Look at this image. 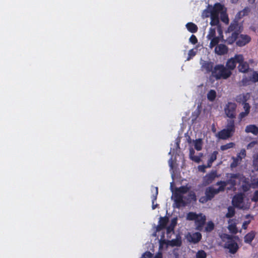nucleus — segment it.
Segmentation results:
<instances>
[{"mask_svg": "<svg viewBox=\"0 0 258 258\" xmlns=\"http://www.w3.org/2000/svg\"><path fill=\"white\" fill-rule=\"evenodd\" d=\"M173 183L171 182L170 184L171 189L173 193V197L174 201V207L177 208H180L181 207H184L185 205V202L183 200V194L187 193L189 190V187L187 185L181 186L179 188H175L173 190Z\"/></svg>", "mask_w": 258, "mask_h": 258, "instance_id": "obj_1", "label": "nucleus"}, {"mask_svg": "<svg viewBox=\"0 0 258 258\" xmlns=\"http://www.w3.org/2000/svg\"><path fill=\"white\" fill-rule=\"evenodd\" d=\"M211 26L207 38L211 40L210 45L211 47H213L219 43L220 38L222 37V30L219 23Z\"/></svg>", "mask_w": 258, "mask_h": 258, "instance_id": "obj_2", "label": "nucleus"}, {"mask_svg": "<svg viewBox=\"0 0 258 258\" xmlns=\"http://www.w3.org/2000/svg\"><path fill=\"white\" fill-rule=\"evenodd\" d=\"M221 8V5L220 4H216L214 7L209 6L207 9L204 11L203 13V16L204 17L207 18L210 17V25H216L218 23H220L217 17V12Z\"/></svg>", "mask_w": 258, "mask_h": 258, "instance_id": "obj_3", "label": "nucleus"}, {"mask_svg": "<svg viewBox=\"0 0 258 258\" xmlns=\"http://www.w3.org/2000/svg\"><path fill=\"white\" fill-rule=\"evenodd\" d=\"M231 72L223 65H217L212 70V76L217 80L226 79L231 75Z\"/></svg>", "mask_w": 258, "mask_h": 258, "instance_id": "obj_4", "label": "nucleus"}, {"mask_svg": "<svg viewBox=\"0 0 258 258\" xmlns=\"http://www.w3.org/2000/svg\"><path fill=\"white\" fill-rule=\"evenodd\" d=\"M242 30V26L240 24L238 23L236 21L232 23L228 28L229 32H233L231 36H229L226 39V41L228 44H232L235 41H237L238 37V32H241Z\"/></svg>", "mask_w": 258, "mask_h": 258, "instance_id": "obj_5", "label": "nucleus"}, {"mask_svg": "<svg viewBox=\"0 0 258 258\" xmlns=\"http://www.w3.org/2000/svg\"><path fill=\"white\" fill-rule=\"evenodd\" d=\"M221 237L222 240L225 242L224 247L228 249L230 253H235L238 249V245L232 239V236L227 234H223Z\"/></svg>", "mask_w": 258, "mask_h": 258, "instance_id": "obj_6", "label": "nucleus"}, {"mask_svg": "<svg viewBox=\"0 0 258 258\" xmlns=\"http://www.w3.org/2000/svg\"><path fill=\"white\" fill-rule=\"evenodd\" d=\"M228 178L227 184L231 185L232 187L236 184H241V182L245 181V177L239 173L230 174Z\"/></svg>", "mask_w": 258, "mask_h": 258, "instance_id": "obj_7", "label": "nucleus"}, {"mask_svg": "<svg viewBox=\"0 0 258 258\" xmlns=\"http://www.w3.org/2000/svg\"><path fill=\"white\" fill-rule=\"evenodd\" d=\"M235 58L236 59V62L239 63L238 69L239 72L243 73L249 72V65L246 62L244 61L242 55H235Z\"/></svg>", "mask_w": 258, "mask_h": 258, "instance_id": "obj_8", "label": "nucleus"}, {"mask_svg": "<svg viewBox=\"0 0 258 258\" xmlns=\"http://www.w3.org/2000/svg\"><path fill=\"white\" fill-rule=\"evenodd\" d=\"M236 107L234 103L228 102L226 104L224 109L226 116L231 119L235 118Z\"/></svg>", "mask_w": 258, "mask_h": 258, "instance_id": "obj_9", "label": "nucleus"}, {"mask_svg": "<svg viewBox=\"0 0 258 258\" xmlns=\"http://www.w3.org/2000/svg\"><path fill=\"white\" fill-rule=\"evenodd\" d=\"M206 216L202 214H197L195 213V226L196 229L202 230L206 222Z\"/></svg>", "mask_w": 258, "mask_h": 258, "instance_id": "obj_10", "label": "nucleus"}, {"mask_svg": "<svg viewBox=\"0 0 258 258\" xmlns=\"http://www.w3.org/2000/svg\"><path fill=\"white\" fill-rule=\"evenodd\" d=\"M232 203L234 207L240 209H246L247 208L243 203V198L241 195H237L235 196L232 199Z\"/></svg>", "mask_w": 258, "mask_h": 258, "instance_id": "obj_11", "label": "nucleus"}, {"mask_svg": "<svg viewBox=\"0 0 258 258\" xmlns=\"http://www.w3.org/2000/svg\"><path fill=\"white\" fill-rule=\"evenodd\" d=\"M239 33L240 32H238V37L236 41V44L239 46H243L250 41V38L247 35H239Z\"/></svg>", "mask_w": 258, "mask_h": 258, "instance_id": "obj_12", "label": "nucleus"}, {"mask_svg": "<svg viewBox=\"0 0 258 258\" xmlns=\"http://www.w3.org/2000/svg\"><path fill=\"white\" fill-rule=\"evenodd\" d=\"M226 10L224 7L221 5V8L220 9L217 10V14L218 19L219 20V15H220L221 20L225 24H228L229 22V19L228 16L226 14Z\"/></svg>", "mask_w": 258, "mask_h": 258, "instance_id": "obj_13", "label": "nucleus"}, {"mask_svg": "<svg viewBox=\"0 0 258 258\" xmlns=\"http://www.w3.org/2000/svg\"><path fill=\"white\" fill-rule=\"evenodd\" d=\"M168 221L169 219L167 217H161L159 219V224L156 227V232H159L165 229L166 227L167 223L168 222Z\"/></svg>", "mask_w": 258, "mask_h": 258, "instance_id": "obj_14", "label": "nucleus"}, {"mask_svg": "<svg viewBox=\"0 0 258 258\" xmlns=\"http://www.w3.org/2000/svg\"><path fill=\"white\" fill-rule=\"evenodd\" d=\"M220 191H219L216 188H215L213 187H209L207 188L205 191V195L207 197V200H211L215 195L218 194Z\"/></svg>", "mask_w": 258, "mask_h": 258, "instance_id": "obj_15", "label": "nucleus"}, {"mask_svg": "<svg viewBox=\"0 0 258 258\" xmlns=\"http://www.w3.org/2000/svg\"><path fill=\"white\" fill-rule=\"evenodd\" d=\"M232 134L228 131L223 129L218 133L216 136L220 139L226 140L232 136Z\"/></svg>", "mask_w": 258, "mask_h": 258, "instance_id": "obj_16", "label": "nucleus"}, {"mask_svg": "<svg viewBox=\"0 0 258 258\" xmlns=\"http://www.w3.org/2000/svg\"><path fill=\"white\" fill-rule=\"evenodd\" d=\"M227 47L224 44H219L216 46L215 48V53L219 55L224 54L227 53Z\"/></svg>", "mask_w": 258, "mask_h": 258, "instance_id": "obj_17", "label": "nucleus"}, {"mask_svg": "<svg viewBox=\"0 0 258 258\" xmlns=\"http://www.w3.org/2000/svg\"><path fill=\"white\" fill-rule=\"evenodd\" d=\"M216 171H212L210 173L207 174L204 177V180L206 184L211 183L216 177Z\"/></svg>", "mask_w": 258, "mask_h": 258, "instance_id": "obj_18", "label": "nucleus"}, {"mask_svg": "<svg viewBox=\"0 0 258 258\" xmlns=\"http://www.w3.org/2000/svg\"><path fill=\"white\" fill-rule=\"evenodd\" d=\"M202 68L203 70H205L206 72H211L213 70V64L211 62H206L205 61H202L201 62Z\"/></svg>", "mask_w": 258, "mask_h": 258, "instance_id": "obj_19", "label": "nucleus"}, {"mask_svg": "<svg viewBox=\"0 0 258 258\" xmlns=\"http://www.w3.org/2000/svg\"><path fill=\"white\" fill-rule=\"evenodd\" d=\"M237 63L235 55L234 57L228 60L225 67L231 72L232 70L235 69Z\"/></svg>", "mask_w": 258, "mask_h": 258, "instance_id": "obj_20", "label": "nucleus"}, {"mask_svg": "<svg viewBox=\"0 0 258 258\" xmlns=\"http://www.w3.org/2000/svg\"><path fill=\"white\" fill-rule=\"evenodd\" d=\"M225 130L228 131L232 135L235 132V123L233 119H228Z\"/></svg>", "mask_w": 258, "mask_h": 258, "instance_id": "obj_21", "label": "nucleus"}, {"mask_svg": "<svg viewBox=\"0 0 258 258\" xmlns=\"http://www.w3.org/2000/svg\"><path fill=\"white\" fill-rule=\"evenodd\" d=\"M158 195V188L157 187H154V191H153V195L151 196L152 199V208L153 210L155 209L158 206L157 204H155V202L157 200V196Z\"/></svg>", "mask_w": 258, "mask_h": 258, "instance_id": "obj_22", "label": "nucleus"}, {"mask_svg": "<svg viewBox=\"0 0 258 258\" xmlns=\"http://www.w3.org/2000/svg\"><path fill=\"white\" fill-rule=\"evenodd\" d=\"M182 244V241L180 237H176L175 239H172L171 240H167V245L171 246H180Z\"/></svg>", "mask_w": 258, "mask_h": 258, "instance_id": "obj_23", "label": "nucleus"}, {"mask_svg": "<svg viewBox=\"0 0 258 258\" xmlns=\"http://www.w3.org/2000/svg\"><path fill=\"white\" fill-rule=\"evenodd\" d=\"M245 131L246 133H251L256 135L258 134V127L253 124L248 125L246 126Z\"/></svg>", "mask_w": 258, "mask_h": 258, "instance_id": "obj_24", "label": "nucleus"}, {"mask_svg": "<svg viewBox=\"0 0 258 258\" xmlns=\"http://www.w3.org/2000/svg\"><path fill=\"white\" fill-rule=\"evenodd\" d=\"M255 237V233L251 231L247 233L244 237V241L246 243H250Z\"/></svg>", "mask_w": 258, "mask_h": 258, "instance_id": "obj_25", "label": "nucleus"}, {"mask_svg": "<svg viewBox=\"0 0 258 258\" xmlns=\"http://www.w3.org/2000/svg\"><path fill=\"white\" fill-rule=\"evenodd\" d=\"M203 142L202 139L200 138L195 140V149L200 151L202 149Z\"/></svg>", "mask_w": 258, "mask_h": 258, "instance_id": "obj_26", "label": "nucleus"}, {"mask_svg": "<svg viewBox=\"0 0 258 258\" xmlns=\"http://www.w3.org/2000/svg\"><path fill=\"white\" fill-rule=\"evenodd\" d=\"M218 154L217 151H214L213 153L211 155L210 158L208 162V167H210L212 165V163L216 160L217 159V155Z\"/></svg>", "mask_w": 258, "mask_h": 258, "instance_id": "obj_27", "label": "nucleus"}, {"mask_svg": "<svg viewBox=\"0 0 258 258\" xmlns=\"http://www.w3.org/2000/svg\"><path fill=\"white\" fill-rule=\"evenodd\" d=\"M216 96V92L214 90H211L207 94L208 99L211 101L215 100Z\"/></svg>", "mask_w": 258, "mask_h": 258, "instance_id": "obj_28", "label": "nucleus"}, {"mask_svg": "<svg viewBox=\"0 0 258 258\" xmlns=\"http://www.w3.org/2000/svg\"><path fill=\"white\" fill-rule=\"evenodd\" d=\"M216 185H219V187L218 188H216L220 191H223L225 189V187L226 185H227V181H220L217 182Z\"/></svg>", "mask_w": 258, "mask_h": 258, "instance_id": "obj_29", "label": "nucleus"}, {"mask_svg": "<svg viewBox=\"0 0 258 258\" xmlns=\"http://www.w3.org/2000/svg\"><path fill=\"white\" fill-rule=\"evenodd\" d=\"M235 211L234 207L230 206L228 208V212L225 216L227 218H231L235 215Z\"/></svg>", "mask_w": 258, "mask_h": 258, "instance_id": "obj_30", "label": "nucleus"}, {"mask_svg": "<svg viewBox=\"0 0 258 258\" xmlns=\"http://www.w3.org/2000/svg\"><path fill=\"white\" fill-rule=\"evenodd\" d=\"M215 225L213 222L209 221L207 223L205 228V231L207 232H211L214 228Z\"/></svg>", "mask_w": 258, "mask_h": 258, "instance_id": "obj_31", "label": "nucleus"}, {"mask_svg": "<svg viewBox=\"0 0 258 258\" xmlns=\"http://www.w3.org/2000/svg\"><path fill=\"white\" fill-rule=\"evenodd\" d=\"M240 185H241L242 189L244 191H246L248 190L250 187L251 186L246 178H245V181L244 182H241Z\"/></svg>", "mask_w": 258, "mask_h": 258, "instance_id": "obj_32", "label": "nucleus"}, {"mask_svg": "<svg viewBox=\"0 0 258 258\" xmlns=\"http://www.w3.org/2000/svg\"><path fill=\"white\" fill-rule=\"evenodd\" d=\"M250 80L253 82H258V72H252L250 73Z\"/></svg>", "mask_w": 258, "mask_h": 258, "instance_id": "obj_33", "label": "nucleus"}, {"mask_svg": "<svg viewBox=\"0 0 258 258\" xmlns=\"http://www.w3.org/2000/svg\"><path fill=\"white\" fill-rule=\"evenodd\" d=\"M174 228L172 226H168L166 227V234L168 238L171 237V234L174 233Z\"/></svg>", "mask_w": 258, "mask_h": 258, "instance_id": "obj_34", "label": "nucleus"}, {"mask_svg": "<svg viewBox=\"0 0 258 258\" xmlns=\"http://www.w3.org/2000/svg\"><path fill=\"white\" fill-rule=\"evenodd\" d=\"M247 95H240L237 97V101L242 103V104L246 103L247 100Z\"/></svg>", "mask_w": 258, "mask_h": 258, "instance_id": "obj_35", "label": "nucleus"}, {"mask_svg": "<svg viewBox=\"0 0 258 258\" xmlns=\"http://www.w3.org/2000/svg\"><path fill=\"white\" fill-rule=\"evenodd\" d=\"M196 256L197 258H206L207 254L205 251L200 250L197 252Z\"/></svg>", "mask_w": 258, "mask_h": 258, "instance_id": "obj_36", "label": "nucleus"}, {"mask_svg": "<svg viewBox=\"0 0 258 258\" xmlns=\"http://www.w3.org/2000/svg\"><path fill=\"white\" fill-rule=\"evenodd\" d=\"M234 145V144L233 143H229L226 145L221 146L220 147V149L221 150L224 151V150H227L228 149H230L231 148H232Z\"/></svg>", "mask_w": 258, "mask_h": 258, "instance_id": "obj_37", "label": "nucleus"}, {"mask_svg": "<svg viewBox=\"0 0 258 258\" xmlns=\"http://www.w3.org/2000/svg\"><path fill=\"white\" fill-rule=\"evenodd\" d=\"M164 244H167V240L164 239V234L163 233L160 239L159 240V247L161 248Z\"/></svg>", "mask_w": 258, "mask_h": 258, "instance_id": "obj_38", "label": "nucleus"}, {"mask_svg": "<svg viewBox=\"0 0 258 258\" xmlns=\"http://www.w3.org/2000/svg\"><path fill=\"white\" fill-rule=\"evenodd\" d=\"M246 156V151L245 149H242L237 155V158L240 161Z\"/></svg>", "mask_w": 258, "mask_h": 258, "instance_id": "obj_39", "label": "nucleus"}, {"mask_svg": "<svg viewBox=\"0 0 258 258\" xmlns=\"http://www.w3.org/2000/svg\"><path fill=\"white\" fill-rule=\"evenodd\" d=\"M185 238L189 242H194V234L188 232L185 235Z\"/></svg>", "mask_w": 258, "mask_h": 258, "instance_id": "obj_40", "label": "nucleus"}, {"mask_svg": "<svg viewBox=\"0 0 258 258\" xmlns=\"http://www.w3.org/2000/svg\"><path fill=\"white\" fill-rule=\"evenodd\" d=\"M233 162L231 164V167L232 168L236 167L239 162L241 161L239 159L236 158H233Z\"/></svg>", "mask_w": 258, "mask_h": 258, "instance_id": "obj_41", "label": "nucleus"}, {"mask_svg": "<svg viewBox=\"0 0 258 258\" xmlns=\"http://www.w3.org/2000/svg\"><path fill=\"white\" fill-rule=\"evenodd\" d=\"M186 27L191 33H194V23L189 22L186 24Z\"/></svg>", "mask_w": 258, "mask_h": 258, "instance_id": "obj_42", "label": "nucleus"}, {"mask_svg": "<svg viewBox=\"0 0 258 258\" xmlns=\"http://www.w3.org/2000/svg\"><path fill=\"white\" fill-rule=\"evenodd\" d=\"M202 238V234L200 232L195 233V243L198 242Z\"/></svg>", "mask_w": 258, "mask_h": 258, "instance_id": "obj_43", "label": "nucleus"}, {"mask_svg": "<svg viewBox=\"0 0 258 258\" xmlns=\"http://www.w3.org/2000/svg\"><path fill=\"white\" fill-rule=\"evenodd\" d=\"M229 231H230L232 233H236L237 231L236 226L233 224H231L228 226V227Z\"/></svg>", "mask_w": 258, "mask_h": 258, "instance_id": "obj_44", "label": "nucleus"}, {"mask_svg": "<svg viewBox=\"0 0 258 258\" xmlns=\"http://www.w3.org/2000/svg\"><path fill=\"white\" fill-rule=\"evenodd\" d=\"M152 256L153 254L150 251H146L142 255V258H152Z\"/></svg>", "mask_w": 258, "mask_h": 258, "instance_id": "obj_45", "label": "nucleus"}, {"mask_svg": "<svg viewBox=\"0 0 258 258\" xmlns=\"http://www.w3.org/2000/svg\"><path fill=\"white\" fill-rule=\"evenodd\" d=\"M194 56V49H191L189 50L188 53V57L186 58V60H189L191 59Z\"/></svg>", "mask_w": 258, "mask_h": 258, "instance_id": "obj_46", "label": "nucleus"}, {"mask_svg": "<svg viewBox=\"0 0 258 258\" xmlns=\"http://www.w3.org/2000/svg\"><path fill=\"white\" fill-rule=\"evenodd\" d=\"M251 186L253 188H258V179H256L252 181L251 184Z\"/></svg>", "mask_w": 258, "mask_h": 258, "instance_id": "obj_47", "label": "nucleus"}, {"mask_svg": "<svg viewBox=\"0 0 258 258\" xmlns=\"http://www.w3.org/2000/svg\"><path fill=\"white\" fill-rule=\"evenodd\" d=\"M243 107L244 109V111L247 112L248 113L249 112V109H250V106L248 104V103H244L243 104Z\"/></svg>", "mask_w": 258, "mask_h": 258, "instance_id": "obj_48", "label": "nucleus"}, {"mask_svg": "<svg viewBox=\"0 0 258 258\" xmlns=\"http://www.w3.org/2000/svg\"><path fill=\"white\" fill-rule=\"evenodd\" d=\"M186 219L188 220H194V212H190L188 213Z\"/></svg>", "mask_w": 258, "mask_h": 258, "instance_id": "obj_49", "label": "nucleus"}, {"mask_svg": "<svg viewBox=\"0 0 258 258\" xmlns=\"http://www.w3.org/2000/svg\"><path fill=\"white\" fill-rule=\"evenodd\" d=\"M253 164L255 170L258 171V155L257 157L253 160Z\"/></svg>", "mask_w": 258, "mask_h": 258, "instance_id": "obj_50", "label": "nucleus"}, {"mask_svg": "<svg viewBox=\"0 0 258 258\" xmlns=\"http://www.w3.org/2000/svg\"><path fill=\"white\" fill-rule=\"evenodd\" d=\"M201 110H202L201 105V104L198 105L196 112L195 113V114H196L195 115L197 116V117H198L200 114V113L201 112Z\"/></svg>", "mask_w": 258, "mask_h": 258, "instance_id": "obj_51", "label": "nucleus"}, {"mask_svg": "<svg viewBox=\"0 0 258 258\" xmlns=\"http://www.w3.org/2000/svg\"><path fill=\"white\" fill-rule=\"evenodd\" d=\"M189 158L192 161H194V148L192 147L189 148Z\"/></svg>", "mask_w": 258, "mask_h": 258, "instance_id": "obj_52", "label": "nucleus"}, {"mask_svg": "<svg viewBox=\"0 0 258 258\" xmlns=\"http://www.w3.org/2000/svg\"><path fill=\"white\" fill-rule=\"evenodd\" d=\"M207 167H208V165L207 166H205V165H200L198 166V170L200 171H201V172H205V169L207 168Z\"/></svg>", "mask_w": 258, "mask_h": 258, "instance_id": "obj_53", "label": "nucleus"}, {"mask_svg": "<svg viewBox=\"0 0 258 258\" xmlns=\"http://www.w3.org/2000/svg\"><path fill=\"white\" fill-rule=\"evenodd\" d=\"M249 113H248L247 112H246V111H243V112H241L240 114H239V118L241 119L242 118H243V117H245L246 116H247L248 115Z\"/></svg>", "mask_w": 258, "mask_h": 258, "instance_id": "obj_54", "label": "nucleus"}, {"mask_svg": "<svg viewBox=\"0 0 258 258\" xmlns=\"http://www.w3.org/2000/svg\"><path fill=\"white\" fill-rule=\"evenodd\" d=\"M252 200L254 202H257L258 201V190H256L254 193L253 197L252 198Z\"/></svg>", "mask_w": 258, "mask_h": 258, "instance_id": "obj_55", "label": "nucleus"}, {"mask_svg": "<svg viewBox=\"0 0 258 258\" xmlns=\"http://www.w3.org/2000/svg\"><path fill=\"white\" fill-rule=\"evenodd\" d=\"M257 143L256 142H251V143H250L249 144H248L247 146V149H251L252 148H253L254 145Z\"/></svg>", "mask_w": 258, "mask_h": 258, "instance_id": "obj_56", "label": "nucleus"}, {"mask_svg": "<svg viewBox=\"0 0 258 258\" xmlns=\"http://www.w3.org/2000/svg\"><path fill=\"white\" fill-rule=\"evenodd\" d=\"M250 12V9L248 7L244 8L242 11L239 12L238 14H242V13H245L246 14Z\"/></svg>", "mask_w": 258, "mask_h": 258, "instance_id": "obj_57", "label": "nucleus"}, {"mask_svg": "<svg viewBox=\"0 0 258 258\" xmlns=\"http://www.w3.org/2000/svg\"><path fill=\"white\" fill-rule=\"evenodd\" d=\"M180 142V138L179 137L177 138L175 140V144H176L177 149H179Z\"/></svg>", "mask_w": 258, "mask_h": 258, "instance_id": "obj_58", "label": "nucleus"}, {"mask_svg": "<svg viewBox=\"0 0 258 258\" xmlns=\"http://www.w3.org/2000/svg\"><path fill=\"white\" fill-rule=\"evenodd\" d=\"M177 223V219L176 218H174L172 220L171 223H170L169 226H172L173 228L175 227Z\"/></svg>", "mask_w": 258, "mask_h": 258, "instance_id": "obj_59", "label": "nucleus"}, {"mask_svg": "<svg viewBox=\"0 0 258 258\" xmlns=\"http://www.w3.org/2000/svg\"><path fill=\"white\" fill-rule=\"evenodd\" d=\"M209 200H207V197H206V196H205V197H203V198H201L200 199V201L201 202V203H205V202H207L208 201H209Z\"/></svg>", "mask_w": 258, "mask_h": 258, "instance_id": "obj_60", "label": "nucleus"}, {"mask_svg": "<svg viewBox=\"0 0 258 258\" xmlns=\"http://www.w3.org/2000/svg\"><path fill=\"white\" fill-rule=\"evenodd\" d=\"M249 221H245L242 224V228L243 229H246L247 228V225L249 223Z\"/></svg>", "mask_w": 258, "mask_h": 258, "instance_id": "obj_61", "label": "nucleus"}, {"mask_svg": "<svg viewBox=\"0 0 258 258\" xmlns=\"http://www.w3.org/2000/svg\"><path fill=\"white\" fill-rule=\"evenodd\" d=\"M168 163H169V166H170V168H171V169H172V168H173V161H172V158H171L169 160Z\"/></svg>", "mask_w": 258, "mask_h": 258, "instance_id": "obj_62", "label": "nucleus"}, {"mask_svg": "<svg viewBox=\"0 0 258 258\" xmlns=\"http://www.w3.org/2000/svg\"><path fill=\"white\" fill-rule=\"evenodd\" d=\"M200 160H201L200 157H199V156H195V162H197V163H199Z\"/></svg>", "mask_w": 258, "mask_h": 258, "instance_id": "obj_63", "label": "nucleus"}, {"mask_svg": "<svg viewBox=\"0 0 258 258\" xmlns=\"http://www.w3.org/2000/svg\"><path fill=\"white\" fill-rule=\"evenodd\" d=\"M189 41L191 44H194V34H192L190 38H189Z\"/></svg>", "mask_w": 258, "mask_h": 258, "instance_id": "obj_64", "label": "nucleus"}]
</instances>
